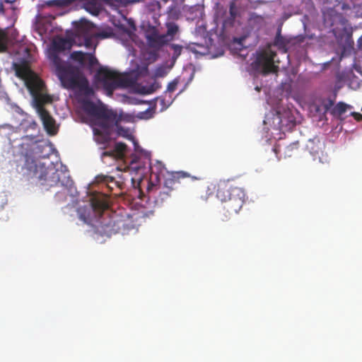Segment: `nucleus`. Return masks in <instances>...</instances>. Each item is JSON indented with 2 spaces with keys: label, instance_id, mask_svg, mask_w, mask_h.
<instances>
[{
  "label": "nucleus",
  "instance_id": "nucleus-1",
  "mask_svg": "<svg viewBox=\"0 0 362 362\" xmlns=\"http://www.w3.org/2000/svg\"><path fill=\"white\" fill-rule=\"evenodd\" d=\"M83 110L91 117V126L94 140L105 148L111 141V135L115 127L119 136L134 140L128 129L121 127L119 124L123 120L122 115H118L116 112L107 109L105 106L95 105L90 100L83 103Z\"/></svg>",
  "mask_w": 362,
  "mask_h": 362
},
{
  "label": "nucleus",
  "instance_id": "nucleus-2",
  "mask_svg": "<svg viewBox=\"0 0 362 362\" xmlns=\"http://www.w3.org/2000/svg\"><path fill=\"white\" fill-rule=\"evenodd\" d=\"M78 214L81 221L93 226L103 236L122 233L127 225L124 218L109 210L106 199L102 197H93L90 206L80 207Z\"/></svg>",
  "mask_w": 362,
  "mask_h": 362
},
{
  "label": "nucleus",
  "instance_id": "nucleus-3",
  "mask_svg": "<svg viewBox=\"0 0 362 362\" xmlns=\"http://www.w3.org/2000/svg\"><path fill=\"white\" fill-rule=\"evenodd\" d=\"M52 61L55 68V74L62 86L66 89H78L86 94H90L93 90L89 87L87 78L79 68L63 61L58 54H52Z\"/></svg>",
  "mask_w": 362,
  "mask_h": 362
},
{
  "label": "nucleus",
  "instance_id": "nucleus-4",
  "mask_svg": "<svg viewBox=\"0 0 362 362\" xmlns=\"http://www.w3.org/2000/svg\"><path fill=\"white\" fill-rule=\"evenodd\" d=\"M216 196L222 202V208L229 215L238 213L245 202V194L243 188L223 183L218 186Z\"/></svg>",
  "mask_w": 362,
  "mask_h": 362
},
{
  "label": "nucleus",
  "instance_id": "nucleus-5",
  "mask_svg": "<svg viewBox=\"0 0 362 362\" xmlns=\"http://www.w3.org/2000/svg\"><path fill=\"white\" fill-rule=\"evenodd\" d=\"M33 172L40 180L44 181L42 185L49 187L60 185L66 188H71L74 184L68 173L59 170L52 166L45 168L44 165L35 164Z\"/></svg>",
  "mask_w": 362,
  "mask_h": 362
},
{
  "label": "nucleus",
  "instance_id": "nucleus-6",
  "mask_svg": "<svg viewBox=\"0 0 362 362\" xmlns=\"http://www.w3.org/2000/svg\"><path fill=\"white\" fill-rule=\"evenodd\" d=\"M276 55V52L271 49L259 52L252 63L254 69L264 75L277 72L279 68L274 65Z\"/></svg>",
  "mask_w": 362,
  "mask_h": 362
},
{
  "label": "nucleus",
  "instance_id": "nucleus-7",
  "mask_svg": "<svg viewBox=\"0 0 362 362\" xmlns=\"http://www.w3.org/2000/svg\"><path fill=\"white\" fill-rule=\"evenodd\" d=\"M97 77L108 94H112L115 89L124 84V79L122 76L107 69H100L97 73Z\"/></svg>",
  "mask_w": 362,
  "mask_h": 362
},
{
  "label": "nucleus",
  "instance_id": "nucleus-8",
  "mask_svg": "<svg viewBox=\"0 0 362 362\" xmlns=\"http://www.w3.org/2000/svg\"><path fill=\"white\" fill-rule=\"evenodd\" d=\"M26 85L30 93L35 97L36 105L46 102L45 97L40 95L45 87L42 80L33 74L26 81Z\"/></svg>",
  "mask_w": 362,
  "mask_h": 362
},
{
  "label": "nucleus",
  "instance_id": "nucleus-9",
  "mask_svg": "<svg viewBox=\"0 0 362 362\" xmlns=\"http://www.w3.org/2000/svg\"><path fill=\"white\" fill-rule=\"evenodd\" d=\"M75 27L74 41L81 40V38L89 36H95L96 32L93 23L85 18L74 22Z\"/></svg>",
  "mask_w": 362,
  "mask_h": 362
},
{
  "label": "nucleus",
  "instance_id": "nucleus-10",
  "mask_svg": "<svg viewBox=\"0 0 362 362\" xmlns=\"http://www.w3.org/2000/svg\"><path fill=\"white\" fill-rule=\"evenodd\" d=\"M150 180L151 182L149 183L147 190L149 194L153 192L154 189L156 190V186L155 184H153V181L158 182L161 177L165 176V173L167 171L165 165L160 161H156L153 164L150 165Z\"/></svg>",
  "mask_w": 362,
  "mask_h": 362
},
{
  "label": "nucleus",
  "instance_id": "nucleus-11",
  "mask_svg": "<svg viewBox=\"0 0 362 362\" xmlns=\"http://www.w3.org/2000/svg\"><path fill=\"white\" fill-rule=\"evenodd\" d=\"M36 107L37 113L47 132L51 135L55 134L57 132V129L55 125V120L50 115L49 112L43 107V103L37 104Z\"/></svg>",
  "mask_w": 362,
  "mask_h": 362
},
{
  "label": "nucleus",
  "instance_id": "nucleus-12",
  "mask_svg": "<svg viewBox=\"0 0 362 362\" xmlns=\"http://www.w3.org/2000/svg\"><path fill=\"white\" fill-rule=\"evenodd\" d=\"M23 139L33 142V146L31 150L37 158H44L49 156V152H47L46 149L49 148V146L46 141L35 140V137L33 136H25Z\"/></svg>",
  "mask_w": 362,
  "mask_h": 362
},
{
  "label": "nucleus",
  "instance_id": "nucleus-13",
  "mask_svg": "<svg viewBox=\"0 0 362 362\" xmlns=\"http://www.w3.org/2000/svg\"><path fill=\"white\" fill-rule=\"evenodd\" d=\"M185 177H191L192 180H199L202 179L200 177L191 176L185 171L173 172L170 173V177L165 179L163 188L173 192L175 189V185L179 183L180 179Z\"/></svg>",
  "mask_w": 362,
  "mask_h": 362
},
{
  "label": "nucleus",
  "instance_id": "nucleus-14",
  "mask_svg": "<svg viewBox=\"0 0 362 362\" xmlns=\"http://www.w3.org/2000/svg\"><path fill=\"white\" fill-rule=\"evenodd\" d=\"M70 58L78 62L81 66H85L86 64L89 67H93L98 64V59L91 53H85L81 51H74L71 53Z\"/></svg>",
  "mask_w": 362,
  "mask_h": 362
},
{
  "label": "nucleus",
  "instance_id": "nucleus-15",
  "mask_svg": "<svg viewBox=\"0 0 362 362\" xmlns=\"http://www.w3.org/2000/svg\"><path fill=\"white\" fill-rule=\"evenodd\" d=\"M146 39L149 45L153 47L160 48L166 45L163 34L160 35L158 30L155 26H150L146 33Z\"/></svg>",
  "mask_w": 362,
  "mask_h": 362
},
{
  "label": "nucleus",
  "instance_id": "nucleus-16",
  "mask_svg": "<svg viewBox=\"0 0 362 362\" xmlns=\"http://www.w3.org/2000/svg\"><path fill=\"white\" fill-rule=\"evenodd\" d=\"M165 26L167 29L166 33L163 34L164 40H166V45L175 40L177 36L180 35V26L173 21H168L165 23Z\"/></svg>",
  "mask_w": 362,
  "mask_h": 362
},
{
  "label": "nucleus",
  "instance_id": "nucleus-17",
  "mask_svg": "<svg viewBox=\"0 0 362 362\" xmlns=\"http://www.w3.org/2000/svg\"><path fill=\"white\" fill-rule=\"evenodd\" d=\"M53 52L50 54V59H52V54H57V52H62L66 49H70L72 47V42L70 40L66 38H58L53 41Z\"/></svg>",
  "mask_w": 362,
  "mask_h": 362
},
{
  "label": "nucleus",
  "instance_id": "nucleus-18",
  "mask_svg": "<svg viewBox=\"0 0 362 362\" xmlns=\"http://www.w3.org/2000/svg\"><path fill=\"white\" fill-rule=\"evenodd\" d=\"M16 76L26 80V81L34 74L26 64H14Z\"/></svg>",
  "mask_w": 362,
  "mask_h": 362
},
{
  "label": "nucleus",
  "instance_id": "nucleus-19",
  "mask_svg": "<svg viewBox=\"0 0 362 362\" xmlns=\"http://www.w3.org/2000/svg\"><path fill=\"white\" fill-rule=\"evenodd\" d=\"M341 18L342 16L333 9L327 11L324 13L325 23L329 24L330 26L334 25L337 20L341 19Z\"/></svg>",
  "mask_w": 362,
  "mask_h": 362
},
{
  "label": "nucleus",
  "instance_id": "nucleus-20",
  "mask_svg": "<svg viewBox=\"0 0 362 362\" xmlns=\"http://www.w3.org/2000/svg\"><path fill=\"white\" fill-rule=\"evenodd\" d=\"M349 106L342 102H339L336 106L333 107L331 114L335 117H340L346 112Z\"/></svg>",
  "mask_w": 362,
  "mask_h": 362
},
{
  "label": "nucleus",
  "instance_id": "nucleus-21",
  "mask_svg": "<svg viewBox=\"0 0 362 362\" xmlns=\"http://www.w3.org/2000/svg\"><path fill=\"white\" fill-rule=\"evenodd\" d=\"M127 150V145L122 142H117L115 145L113 152L115 158H122Z\"/></svg>",
  "mask_w": 362,
  "mask_h": 362
},
{
  "label": "nucleus",
  "instance_id": "nucleus-22",
  "mask_svg": "<svg viewBox=\"0 0 362 362\" xmlns=\"http://www.w3.org/2000/svg\"><path fill=\"white\" fill-rule=\"evenodd\" d=\"M299 142L295 141L288 145L284 149L285 157H291L298 151Z\"/></svg>",
  "mask_w": 362,
  "mask_h": 362
},
{
  "label": "nucleus",
  "instance_id": "nucleus-23",
  "mask_svg": "<svg viewBox=\"0 0 362 362\" xmlns=\"http://www.w3.org/2000/svg\"><path fill=\"white\" fill-rule=\"evenodd\" d=\"M161 88V85L159 82L155 81L150 86H144L141 88V92L144 94H151L156 90Z\"/></svg>",
  "mask_w": 362,
  "mask_h": 362
},
{
  "label": "nucleus",
  "instance_id": "nucleus-24",
  "mask_svg": "<svg viewBox=\"0 0 362 362\" xmlns=\"http://www.w3.org/2000/svg\"><path fill=\"white\" fill-rule=\"evenodd\" d=\"M177 4L173 2V4L170 5L168 8V16L172 19H178L181 15V11L177 6Z\"/></svg>",
  "mask_w": 362,
  "mask_h": 362
},
{
  "label": "nucleus",
  "instance_id": "nucleus-25",
  "mask_svg": "<svg viewBox=\"0 0 362 362\" xmlns=\"http://www.w3.org/2000/svg\"><path fill=\"white\" fill-rule=\"evenodd\" d=\"M95 38V36L85 37L81 38V40H78V42H77V41H74V42L78 46L84 45L87 48L93 47L95 49V45L93 46V40Z\"/></svg>",
  "mask_w": 362,
  "mask_h": 362
},
{
  "label": "nucleus",
  "instance_id": "nucleus-26",
  "mask_svg": "<svg viewBox=\"0 0 362 362\" xmlns=\"http://www.w3.org/2000/svg\"><path fill=\"white\" fill-rule=\"evenodd\" d=\"M158 100H160V105H162V110L168 108L173 101L172 95H168L166 93H165L163 95L158 98Z\"/></svg>",
  "mask_w": 362,
  "mask_h": 362
},
{
  "label": "nucleus",
  "instance_id": "nucleus-27",
  "mask_svg": "<svg viewBox=\"0 0 362 362\" xmlns=\"http://www.w3.org/2000/svg\"><path fill=\"white\" fill-rule=\"evenodd\" d=\"M8 48V35L6 33L0 29V52H4Z\"/></svg>",
  "mask_w": 362,
  "mask_h": 362
},
{
  "label": "nucleus",
  "instance_id": "nucleus-28",
  "mask_svg": "<svg viewBox=\"0 0 362 362\" xmlns=\"http://www.w3.org/2000/svg\"><path fill=\"white\" fill-rule=\"evenodd\" d=\"M129 167L134 170H139L142 167L140 162V157L135 154H132L129 158Z\"/></svg>",
  "mask_w": 362,
  "mask_h": 362
},
{
  "label": "nucleus",
  "instance_id": "nucleus-29",
  "mask_svg": "<svg viewBox=\"0 0 362 362\" xmlns=\"http://www.w3.org/2000/svg\"><path fill=\"white\" fill-rule=\"evenodd\" d=\"M170 47L173 51L172 59L173 61H175L181 55L183 46L173 43L170 45Z\"/></svg>",
  "mask_w": 362,
  "mask_h": 362
},
{
  "label": "nucleus",
  "instance_id": "nucleus-30",
  "mask_svg": "<svg viewBox=\"0 0 362 362\" xmlns=\"http://www.w3.org/2000/svg\"><path fill=\"white\" fill-rule=\"evenodd\" d=\"M172 192L168 191L165 189H163L158 192V198L156 199V202H163L166 199H168L170 197V193Z\"/></svg>",
  "mask_w": 362,
  "mask_h": 362
},
{
  "label": "nucleus",
  "instance_id": "nucleus-31",
  "mask_svg": "<svg viewBox=\"0 0 362 362\" xmlns=\"http://www.w3.org/2000/svg\"><path fill=\"white\" fill-rule=\"evenodd\" d=\"M114 177L109 175H98L95 177V182L98 183H109L114 181Z\"/></svg>",
  "mask_w": 362,
  "mask_h": 362
},
{
  "label": "nucleus",
  "instance_id": "nucleus-32",
  "mask_svg": "<svg viewBox=\"0 0 362 362\" xmlns=\"http://www.w3.org/2000/svg\"><path fill=\"white\" fill-rule=\"evenodd\" d=\"M153 112L151 108H148L146 110L140 112L138 114V117L143 119H148L153 117Z\"/></svg>",
  "mask_w": 362,
  "mask_h": 362
},
{
  "label": "nucleus",
  "instance_id": "nucleus-33",
  "mask_svg": "<svg viewBox=\"0 0 362 362\" xmlns=\"http://www.w3.org/2000/svg\"><path fill=\"white\" fill-rule=\"evenodd\" d=\"M179 83V81L175 78L171 82H170L168 85L167 90L165 93H166L168 95H170L171 93L174 92L175 89L177 88V86Z\"/></svg>",
  "mask_w": 362,
  "mask_h": 362
},
{
  "label": "nucleus",
  "instance_id": "nucleus-34",
  "mask_svg": "<svg viewBox=\"0 0 362 362\" xmlns=\"http://www.w3.org/2000/svg\"><path fill=\"white\" fill-rule=\"evenodd\" d=\"M195 47H203V45L195 42H191L187 45L186 49L190 50L192 52L197 53L198 51L196 49Z\"/></svg>",
  "mask_w": 362,
  "mask_h": 362
},
{
  "label": "nucleus",
  "instance_id": "nucleus-35",
  "mask_svg": "<svg viewBox=\"0 0 362 362\" xmlns=\"http://www.w3.org/2000/svg\"><path fill=\"white\" fill-rule=\"evenodd\" d=\"M232 215H229V214L227 211H224L222 209V211L221 212L220 215V220L223 222L228 221Z\"/></svg>",
  "mask_w": 362,
  "mask_h": 362
},
{
  "label": "nucleus",
  "instance_id": "nucleus-36",
  "mask_svg": "<svg viewBox=\"0 0 362 362\" xmlns=\"http://www.w3.org/2000/svg\"><path fill=\"white\" fill-rule=\"evenodd\" d=\"M157 77H163L165 75V71L163 67L158 68L155 73Z\"/></svg>",
  "mask_w": 362,
  "mask_h": 362
},
{
  "label": "nucleus",
  "instance_id": "nucleus-37",
  "mask_svg": "<svg viewBox=\"0 0 362 362\" xmlns=\"http://www.w3.org/2000/svg\"><path fill=\"white\" fill-rule=\"evenodd\" d=\"M229 12H230V16L233 17V18H235L236 16V11H235V6H234L233 4H230V8H229Z\"/></svg>",
  "mask_w": 362,
  "mask_h": 362
},
{
  "label": "nucleus",
  "instance_id": "nucleus-38",
  "mask_svg": "<svg viewBox=\"0 0 362 362\" xmlns=\"http://www.w3.org/2000/svg\"><path fill=\"white\" fill-rule=\"evenodd\" d=\"M107 37H109V35L106 32L96 33V35H95V38L96 37L106 38Z\"/></svg>",
  "mask_w": 362,
  "mask_h": 362
},
{
  "label": "nucleus",
  "instance_id": "nucleus-39",
  "mask_svg": "<svg viewBox=\"0 0 362 362\" xmlns=\"http://www.w3.org/2000/svg\"><path fill=\"white\" fill-rule=\"evenodd\" d=\"M351 115L354 116V117L358 120V121H362V115L358 113V112H351Z\"/></svg>",
  "mask_w": 362,
  "mask_h": 362
},
{
  "label": "nucleus",
  "instance_id": "nucleus-40",
  "mask_svg": "<svg viewBox=\"0 0 362 362\" xmlns=\"http://www.w3.org/2000/svg\"><path fill=\"white\" fill-rule=\"evenodd\" d=\"M105 156L115 157V153L113 152V150H112V151H104V152H103L102 157H105Z\"/></svg>",
  "mask_w": 362,
  "mask_h": 362
},
{
  "label": "nucleus",
  "instance_id": "nucleus-41",
  "mask_svg": "<svg viewBox=\"0 0 362 362\" xmlns=\"http://www.w3.org/2000/svg\"><path fill=\"white\" fill-rule=\"evenodd\" d=\"M163 2H164L165 4L168 3L170 0H161ZM185 1V0H173V2L175 4H184V2Z\"/></svg>",
  "mask_w": 362,
  "mask_h": 362
},
{
  "label": "nucleus",
  "instance_id": "nucleus-42",
  "mask_svg": "<svg viewBox=\"0 0 362 362\" xmlns=\"http://www.w3.org/2000/svg\"><path fill=\"white\" fill-rule=\"evenodd\" d=\"M4 13V6L2 1H0V13Z\"/></svg>",
  "mask_w": 362,
  "mask_h": 362
},
{
  "label": "nucleus",
  "instance_id": "nucleus-43",
  "mask_svg": "<svg viewBox=\"0 0 362 362\" xmlns=\"http://www.w3.org/2000/svg\"><path fill=\"white\" fill-rule=\"evenodd\" d=\"M16 0H4V1L6 3H8V4H13L16 1Z\"/></svg>",
  "mask_w": 362,
  "mask_h": 362
},
{
  "label": "nucleus",
  "instance_id": "nucleus-44",
  "mask_svg": "<svg viewBox=\"0 0 362 362\" xmlns=\"http://www.w3.org/2000/svg\"><path fill=\"white\" fill-rule=\"evenodd\" d=\"M47 4L49 6L55 5V1H48Z\"/></svg>",
  "mask_w": 362,
  "mask_h": 362
},
{
  "label": "nucleus",
  "instance_id": "nucleus-45",
  "mask_svg": "<svg viewBox=\"0 0 362 362\" xmlns=\"http://www.w3.org/2000/svg\"><path fill=\"white\" fill-rule=\"evenodd\" d=\"M273 150H274V151L275 152V153L277 155V153H278V149H277V148H276V147H274V148H273Z\"/></svg>",
  "mask_w": 362,
  "mask_h": 362
},
{
  "label": "nucleus",
  "instance_id": "nucleus-46",
  "mask_svg": "<svg viewBox=\"0 0 362 362\" xmlns=\"http://www.w3.org/2000/svg\"><path fill=\"white\" fill-rule=\"evenodd\" d=\"M320 162H322V163H326V162H327V159H325V161H323V160H322V158H320Z\"/></svg>",
  "mask_w": 362,
  "mask_h": 362
},
{
  "label": "nucleus",
  "instance_id": "nucleus-47",
  "mask_svg": "<svg viewBox=\"0 0 362 362\" xmlns=\"http://www.w3.org/2000/svg\"><path fill=\"white\" fill-rule=\"evenodd\" d=\"M134 146H135V150H136V151H138V150H137V146H136V145H137L136 142V141H134Z\"/></svg>",
  "mask_w": 362,
  "mask_h": 362
},
{
  "label": "nucleus",
  "instance_id": "nucleus-48",
  "mask_svg": "<svg viewBox=\"0 0 362 362\" xmlns=\"http://www.w3.org/2000/svg\"><path fill=\"white\" fill-rule=\"evenodd\" d=\"M282 122H283V121L281 119V120H280V122H279V124H280V126H281V127H282V126L284 125V124H282Z\"/></svg>",
  "mask_w": 362,
  "mask_h": 362
},
{
  "label": "nucleus",
  "instance_id": "nucleus-49",
  "mask_svg": "<svg viewBox=\"0 0 362 362\" xmlns=\"http://www.w3.org/2000/svg\"><path fill=\"white\" fill-rule=\"evenodd\" d=\"M311 153H313V154H315V153H317V151H311Z\"/></svg>",
  "mask_w": 362,
  "mask_h": 362
},
{
  "label": "nucleus",
  "instance_id": "nucleus-50",
  "mask_svg": "<svg viewBox=\"0 0 362 362\" xmlns=\"http://www.w3.org/2000/svg\"><path fill=\"white\" fill-rule=\"evenodd\" d=\"M156 5L160 7V3L158 1H156Z\"/></svg>",
  "mask_w": 362,
  "mask_h": 362
},
{
  "label": "nucleus",
  "instance_id": "nucleus-51",
  "mask_svg": "<svg viewBox=\"0 0 362 362\" xmlns=\"http://www.w3.org/2000/svg\"><path fill=\"white\" fill-rule=\"evenodd\" d=\"M32 168H33V167H32V166L28 167V169H29L30 170H31V169H32Z\"/></svg>",
  "mask_w": 362,
  "mask_h": 362
}]
</instances>
